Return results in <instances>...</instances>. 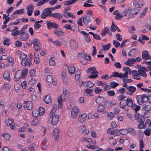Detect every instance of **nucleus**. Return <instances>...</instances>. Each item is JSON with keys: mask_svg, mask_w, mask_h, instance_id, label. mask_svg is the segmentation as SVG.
<instances>
[{"mask_svg": "<svg viewBox=\"0 0 151 151\" xmlns=\"http://www.w3.org/2000/svg\"><path fill=\"white\" fill-rule=\"evenodd\" d=\"M123 70L125 72L124 74L121 73H119L117 72H114L112 73L111 76L114 77H118L121 78H127L128 77V74H131L132 73V71L130 68L128 67H124L123 68Z\"/></svg>", "mask_w": 151, "mask_h": 151, "instance_id": "obj_1", "label": "nucleus"}, {"mask_svg": "<svg viewBox=\"0 0 151 151\" xmlns=\"http://www.w3.org/2000/svg\"><path fill=\"white\" fill-rule=\"evenodd\" d=\"M63 91V93L62 95L59 97L58 100L59 104L60 107L62 106L63 102L66 101L68 99L69 97L68 91H66L65 89H64Z\"/></svg>", "mask_w": 151, "mask_h": 151, "instance_id": "obj_2", "label": "nucleus"}, {"mask_svg": "<svg viewBox=\"0 0 151 151\" xmlns=\"http://www.w3.org/2000/svg\"><path fill=\"white\" fill-rule=\"evenodd\" d=\"M27 70L26 69H23L22 70H18L16 73L15 75L14 79V81H17L21 78H24L27 75Z\"/></svg>", "mask_w": 151, "mask_h": 151, "instance_id": "obj_3", "label": "nucleus"}, {"mask_svg": "<svg viewBox=\"0 0 151 151\" xmlns=\"http://www.w3.org/2000/svg\"><path fill=\"white\" fill-rule=\"evenodd\" d=\"M138 104L142 105L144 103L147 102L148 100V96L145 94L138 95L136 98Z\"/></svg>", "mask_w": 151, "mask_h": 151, "instance_id": "obj_4", "label": "nucleus"}, {"mask_svg": "<svg viewBox=\"0 0 151 151\" xmlns=\"http://www.w3.org/2000/svg\"><path fill=\"white\" fill-rule=\"evenodd\" d=\"M86 71L87 73H91L92 75L89 76L88 78L94 79L98 77V72L96 70L95 68L94 67H91L88 68Z\"/></svg>", "mask_w": 151, "mask_h": 151, "instance_id": "obj_5", "label": "nucleus"}, {"mask_svg": "<svg viewBox=\"0 0 151 151\" xmlns=\"http://www.w3.org/2000/svg\"><path fill=\"white\" fill-rule=\"evenodd\" d=\"M86 71L87 73H91L92 75L89 76L88 78L94 79L98 77V72L96 70L95 68L94 67H91L88 68Z\"/></svg>", "mask_w": 151, "mask_h": 151, "instance_id": "obj_6", "label": "nucleus"}, {"mask_svg": "<svg viewBox=\"0 0 151 151\" xmlns=\"http://www.w3.org/2000/svg\"><path fill=\"white\" fill-rule=\"evenodd\" d=\"M34 46V49L36 51H38L42 48V45L39 40L37 39H35L33 40L32 44Z\"/></svg>", "mask_w": 151, "mask_h": 151, "instance_id": "obj_7", "label": "nucleus"}, {"mask_svg": "<svg viewBox=\"0 0 151 151\" xmlns=\"http://www.w3.org/2000/svg\"><path fill=\"white\" fill-rule=\"evenodd\" d=\"M50 118L51 119V124L53 125L57 124L59 119V115L55 114L50 113Z\"/></svg>", "mask_w": 151, "mask_h": 151, "instance_id": "obj_8", "label": "nucleus"}, {"mask_svg": "<svg viewBox=\"0 0 151 151\" xmlns=\"http://www.w3.org/2000/svg\"><path fill=\"white\" fill-rule=\"evenodd\" d=\"M79 109L78 107L76 106L74 107L71 111V118L73 119L75 118L77 116V114L79 112Z\"/></svg>", "mask_w": 151, "mask_h": 151, "instance_id": "obj_9", "label": "nucleus"}, {"mask_svg": "<svg viewBox=\"0 0 151 151\" xmlns=\"http://www.w3.org/2000/svg\"><path fill=\"white\" fill-rule=\"evenodd\" d=\"M83 22L86 26H88L92 21V19L90 16L85 15L83 17Z\"/></svg>", "mask_w": 151, "mask_h": 151, "instance_id": "obj_10", "label": "nucleus"}, {"mask_svg": "<svg viewBox=\"0 0 151 151\" xmlns=\"http://www.w3.org/2000/svg\"><path fill=\"white\" fill-rule=\"evenodd\" d=\"M70 46L72 50L76 49L78 46V43L76 40L71 39L70 41Z\"/></svg>", "mask_w": 151, "mask_h": 151, "instance_id": "obj_11", "label": "nucleus"}, {"mask_svg": "<svg viewBox=\"0 0 151 151\" xmlns=\"http://www.w3.org/2000/svg\"><path fill=\"white\" fill-rule=\"evenodd\" d=\"M78 131L84 135H86L89 132V130L86 129V126L84 125H81L79 127Z\"/></svg>", "mask_w": 151, "mask_h": 151, "instance_id": "obj_12", "label": "nucleus"}, {"mask_svg": "<svg viewBox=\"0 0 151 151\" xmlns=\"http://www.w3.org/2000/svg\"><path fill=\"white\" fill-rule=\"evenodd\" d=\"M34 9V7L32 4H29L26 8L27 15L29 16H31L32 13Z\"/></svg>", "mask_w": 151, "mask_h": 151, "instance_id": "obj_13", "label": "nucleus"}, {"mask_svg": "<svg viewBox=\"0 0 151 151\" xmlns=\"http://www.w3.org/2000/svg\"><path fill=\"white\" fill-rule=\"evenodd\" d=\"M132 73V77L134 79L137 80H139L141 79V78L138 71H137L136 70H133Z\"/></svg>", "mask_w": 151, "mask_h": 151, "instance_id": "obj_14", "label": "nucleus"}, {"mask_svg": "<svg viewBox=\"0 0 151 151\" xmlns=\"http://www.w3.org/2000/svg\"><path fill=\"white\" fill-rule=\"evenodd\" d=\"M138 12V9H137V8L131 9V13L129 14L127 16L128 18L129 19L133 18L134 17L133 15L137 14Z\"/></svg>", "mask_w": 151, "mask_h": 151, "instance_id": "obj_15", "label": "nucleus"}, {"mask_svg": "<svg viewBox=\"0 0 151 151\" xmlns=\"http://www.w3.org/2000/svg\"><path fill=\"white\" fill-rule=\"evenodd\" d=\"M44 101L47 104H51L52 103V98L50 94H47L44 98Z\"/></svg>", "mask_w": 151, "mask_h": 151, "instance_id": "obj_16", "label": "nucleus"}, {"mask_svg": "<svg viewBox=\"0 0 151 151\" xmlns=\"http://www.w3.org/2000/svg\"><path fill=\"white\" fill-rule=\"evenodd\" d=\"M142 59L146 60L149 58H151V56L149 55L148 52L147 50H144L142 53Z\"/></svg>", "mask_w": 151, "mask_h": 151, "instance_id": "obj_17", "label": "nucleus"}, {"mask_svg": "<svg viewBox=\"0 0 151 151\" xmlns=\"http://www.w3.org/2000/svg\"><path fill=\"white\" fill-rule=\"evenodd\" d=\"M82 84L86 88H90L95 85V84L90 82L88 81L85 82H83L82 83Z\"/></svg>", "mask_w": 151, "mask_h": 151, "instance_id": "obj_18", "label": "nucleus"}, {"mask_svg": "<svg viewBox=\"0 0 151 151\" xmlns=\"http://www.w3.org/2000/svg\"><path fill=\"white\" fill-rule=\"evenodd\" d=\"M53 135L55 139L58 140L59 137V129L58 128H55L53 131Z\"/></svg>", "mask_w": 151, "mask_h": 151, "instance_id": "obj_19", "label": "nucleus"}, {"mask_svg": "<svg viewBox=\"0 0 151 151\" xmlns=\"http://www.w3.org/2000/svg\"><path fill=\"white\" fill-rule=\"evenodd\" d=\"M87 114L84 113L80 115L78 117V121L81 123H82L85 120L87 116Z\"/></svg>", "mask_w": 151, "mask_h": 151, "instance_id": "obj_20", "label": "nucleus"}, {"mask_svg": "<svg viewBox=\"0 0 151 151\" xmlns=\"http://www.w3.org/2000/svg\"><path fill=\"white\" fill-rule=\"evenodd\" d=\"M142 109L143 110L146 111H150L151 110V103L144 104L142 107Z\"/></svg>", "mask_w": 151, "mask_h": 151, "instance_id": "obj_21", "label": "nucleus"}, {"mask_svg": "<svg viewBox=\"0 0 151 151\" xmlns=\"http://www.w3.org/2000/svg\"><path fill=\"white\" fill-rule=\"evenodd\" d=\"M131 8L129 7H127L126 8L125 10L122 12V14L124 17L128 15L131 13Z\"/></svg>", "mask_w": 151, "mask_h": 151, "instance_id": "obj_22", "label": "nucleus"}, {"mask_svg": "<svg viewBox=\"0 0 151 151\" xmlns=\"http://www.w3.org/2000/svg\"><path fill=\"white\" fill-rule=\"evenodd\" d=\"M50 16L57 18L60 20L63 18V16L60 13H56L52 14H50Z\"/></svg>", "mask_w": 151, "mask_h": 151, "instance_id": "obj_23", "label": "nucleus"}, {"mask_svg": "<svg viewBox=\"0 0 151 151\" xmlns=\"http://www.w3.org/2000/svg\"><path fill=\"white\" fill-rule=\"evenodd\" d=\"M128 133H129L130 134L135 136L136 134V130L132 127H128L127 128Z\"/></svg>", "mask_w": 151, "mask_h": 151, "instance_id": "obj_24", "label": "nucleus"}, {"mask_svg": "<svg viewBox=\"0 0 151 151\" xmlns=\"http://www.w3.org/2000/svg\"><path fill=\"white\" fill-rule=\"evenodd\" d=\"M63 16L66 18L71 17L73 18H75L76 17L73 14L70 12H63Z\"/></svg>", "mask_w": 151, "mask_h": 151, "instance_id": "obj_25", "label": "nucleus"}, {"mask_svg": "<svg viewBox=\"0 0 151 151\" xmlns=\"http://www.w3.org/2000/svg\"><path fill=\"white\" fill-rule=\"evenodd\" d=\"M29 37V34L25 33L22 34L19 37V39L22 41H26L28 39Z\"/></svg>", "mask_w": 151, "mask_h": 151, "instance_id": "obj_26", "label": "nucleus"}, {"mask_svg": "<svg viewBox=\"0 0 151 151\" xmlns=\"http://www.w3.org/2000/svg\"><path fill=\"white\" fill-rule=\"evenodd\" d=\"M126 105L128 107H131L133 105V101L131 98H127L125 101Z\"/></svg>", "mask_w": 151, "mask_h": 151, "instance_id": "obj_27", "label": "nucleus"}, {"mask_svg": "<svg viewBox=\"0 0 151 151\" xmlns=\"http://www.w3.org/2000/svg\"><path fill=\"white\" fill-rule=\"evenodd\" d=\"M54 33L58 36H62L63 34V32L60 29H56L54 31Z\"/></svg>", "mask_w": 151, "mask_h": 151, "instance_id": "obj_28", "label": "nucleus"}, {"mask_svg": "<svg viewBox=\"0 0 151 151\" xmlns=\"http://www.w3.org/2000/svg\"><path fill=\"white\" fill-rule=\"evenodd\" d=\"M135 117L137 119V121L138 123L141 122H144L142 120L143 116L142 115H140L139 113L135 115Z\"/></svg>", "mask_w": 151, "mask_h": 151, "instance_id": "obj_29", "label": "nucleus"}, {"mask_svg": "<svg viewBox=\"0 0 151 151\" xmlns=\"http://www.w3.org/2000/svg\"><path fill=\"white\" fill-rule=\"evenodd\" d=\"M96 103L98 104H100L104 101V98L103 97L99 96L96 100Z\"/></svg>", "mask_w": 151, "mask_h": 151, "instance_id": "obj_30", "label": "nucleus"}, {"mask_svg": "<svg viewBox=\"0 0 151 151\" xmlns=\"http://www.w3.org/2000/svg\"><path fill=\"white\" fill-rule=\"evenodd\" d=\"M117 130L114 129L112 128H109L108 129L107 133L111 134L112 135H114L117 133Z\"/></svg>", "mask_w": 151, "mask_h": 151, "instance_id": "obj_31", "label": "nucleus"}, {"mask_svg": "<svg viewBox=\"0 0 151 151\" xmlns=\"http://www.w3.org/2000/svg\"><path fill=\"white\" fill-rule=\"evenodd\" d=\"M77 0H68V1H64L63 2L65 6H68L73 4L76 2Z\"/></svg>", "mask_w": 151, "mask_h": 151, "instance_id": "obj_32", "label": "nucleus"}, {"mask_svg": "<svg viewBox=\"0 0 151 151\" xmlns=\"http://www.w3.org/2000/svg\"><path fill=\"white\" fill-rule=\"evenodd\" d=\"M134 63H135L134 58H129L127 62H125V64L128 66H129L130 64Z\"/></svg>", "mask_w": 151, "mask_h": 151, "instance_id": "obj_33", "label": "nucleus"}, {"mask_svg": "<svg viewBox=\"0 0 151 151\" xmlns=\"http://www.w3.org/2000/svg\"><path fill=\"white\" fill-rule=\"evenodd\" d=\"M128 91L131 93H133L135 92L136 90V88L132 86H130L127 88Z\"/></svg>", "mask_w": 151, "mask_h": 151, "instance_id": "obj_34", "label": "nucleus"}, {"mask_svg": "<svg viewBox=\"0 0 151 151\" xmlns=\"http://www.w3.org/2000/svg\"><path fill=\"white\" fill-rule=\"evenodd\" d=\"M31 60H30L29 59H27L25 61V63H23V62L21 63L22 65L24 66H29L32 62Z\"/></svg>", "mask_w": 151, "mask_h": 151, "instance_id": "obj_35", "label": "nucleus"}, {"mask_svg": "<svg viewBox=\"0 0 151 151\" xmlns=\"http://www.w3.org/2000/svg\"><path fill=\"white\" fill-rule=\"evenodd\" d=\"M34 56V61L36 64H38L40 62L39 55L36 53H35Z\"/></svg>", "mask_w": 151, "mask_h": 151, "instance_id": "obj_36", "label": "nucleus"}, {"mask_svg": "<svg viewBox=\"0 0 151 151\" xmlns=\"http://www.w3.org/2000/svg\"><path fill=\"white\" fill-rule=\"evenodd\" d=\"M136 53V49L134 48L130 50L128 53L129 56L132 57L135 55Z\"/></svg>", "mask_w": 151, "mask_h": 151, "instance_id": "obj_37", "label": "nucleus"}, {"mask_svg": "<svg viewBox=\"0 0 151 151\" xmlns=\"http://www.w3.org/2000/svg\"><path fill=\"white\" fill-rule=\"evenodd\" d=\"M111 46V45L110 43L106 45H103L102 47L103 50L104 52H106L109 50Z\"/></svg>", "mask_w": 151, "mask_h": 151, "instance_id": "obj_38", "label": "nucleus"}, {"mask_svg": "<svg viewBox=\"0 0 151 151\" xmlns=\"http://www.w3.org/2000/svg\"><path fill=\"white\" fill-rule=\"evenodd\" d=\"M109 29L107 27H105L103 29L101 33V35L102 36H104L109 31Z\"/></svg>", "mask_w": 151, "mask_h": 151, "instance_id": "obj_39", "label": "nucleus"}, {"mask_svg": "<svg viewBox=\"0 0 151 151\" xmlns=\"http://www.w3.org/2000/svg\"><path fill=\"white\" fill-rule=\"evenodd\" d=\"M132 109L134 110L135 112L138 111L140 109V106L138 105H136L135 104H134L131 106Z\"/></svg>", "mask_w": 151, "mask_h": 151, "instance_id": "obj_40", "label": "nucleus"}, {"mask_svg": "<svg viewBox=\"0 0 151 151\" xmlns=\"http://www.w3.org/2000/svg\"><path fill=\"white\" fill-rule=\"evenodd\" d=\"M11 35L13 36H16L17 35H21V33L19 30H16L15 29L13 30Z\"/></svg>", "mask_w": 151, "mask_h": 151, "instance_id": "obj_41", "label": "nucleus"}, {"mask_svg": "<svg viewBox=\"0 0 151 151\" xmlns=\"http://www.w3.org/2000/svg\"><path fill=\"white\" fill-rule=\"evenodd\" d=\"M55 58L54 57H52L50 59L49 63L50 65L54 66L55 65Z\"/></svg>", "mask_w": 151, "mask_h": 151, "instance_id": "obj_42", "label": "nucleus"}, {"mask_svg": "<svg viewBox=\"0 0 151 151\" xmlns=\"http://www.w3.org/2000/svg\"><path fill=\"white\" fill-rule=\"evenodd\" d=\"M32 103L31 101H29L28 102V104L27 105H24V107L25 108H27V109L28 110H30L32 108Z\"/></svg>", "mask_w": 151, "mask_h": 151, "instance_id": "obj_43", "label": "nucleus"}, {"mask_svg": "<svg viewBox=\"0 0 151 151\" xmlns=\"http://www.w3.org/2000/svg\"><path fill=\"white\" fill-rule=\"evenodd\" d=\"M126 105H127L126 102L125 100H122L121 101L119 104V106L122 108H124Z\"/></svg>", "mask_w": 151, "mask_h": 151, "instance_id": "obj_44", "label": "nucleus"}, {"mask_svg": "<svg viewBox=\"0 0 151 151\" xmlns=\"http://www.w3.org/2000/svg\"><path fill=\"white\" fill-rule=\"evenodd\" d=\"M86 147L88 149L92 150H95L98 148V147L96 145H93L90 144H88L86 146Z\"/></svg>", "mask_w": 151, "mask_h": 151, "instance_id": "obj_45", "label": "nucleus"}, {"mask_svg": "<svg viewBox=\"0 0 151 151\" xmlns=\"http://www.w3.org/2000/svg\"><path fill=\"white\" fill-rule=\"evenodd\" d=\"M14 120L13 119H8L5 120V122L7 126H10L13 123Z\"/></svg>", "mask_w": 151, "mask_h": 151, "instance_id": "obj_46", "label": "nucleus"}, {"mask_svg": "<svg viewBox=\"0 0 151 151\" xmlns=\"http://www.w3.org/2000/svg\"><path fill=\"white\" fill-rule=\"evenodd\" d=\"M27 57V55L25 53H22L20 55V59L21 60V63H22L24 60Z\"/></svg>", "mask_w": 151, "mask_h": 151, "instance_id": "obj_47", "label": "nucleus"}, {"mask_svg": "<svg viewBox=\"0 0 151 151\" xmlns=\"http://www.w3.org/2000/svg\"><path fill=\"white\" fill-rule=\"evenodd\" d=\"M66 72V70H63L62 73V78L63 81L65 82L66 81V76L65 72Z\"/></svg>", "mask_w": 151, "mask_h": 151, "instance_id": "obj_48", "label": "nucleus"}, {"mask_svg": "<svg viewBox=\"0 0 151 151\" xmlns=\"http://www.w3.org/2000/svg\"><path fill=\"white\" fill-rule=\"evenodd\" d=\"M39 112L40 113V116H42L45 111V109L44 107H40L39 108Z\"/></svg>", "mask_w": 151, "mask_h": 151, "instance_id": "obj_49", "label": "nucleus"}, {"mask_svg": "<svg viewBox=\"0 0 151 151\" xmlns=\"http://www.w3.org/2000/svg\"><path fill=\"white\" fill-rule=\"evenodd\" d=\"M140 76L146 78L147 77V75L145 71H143L142 70H138Z\"/></svg>", "mask_w": 151, "mask_h": 151, "instance_id": "obj_50", "label": "nucleus"}, {"mask_svg": "<svg viewBox=\"0 0 151 151\" xmlns=\"http://www.w3.org/2000/svg\"><path fill=\"white\" fill-rule=\"evenodd\" d=\"M24 9H21L19 10H17L13 13V14L14 15L15 14H22V13H24Z\"/></svg>", "mask_w": 151, "mask_h": 151, "instance_id": "obj_51", "label": "nucleus"}, {"mask_svg": "<svg viewBox=\"0 0 151 151\" xmlns=\"http://www.w3.org/2000/svg\"><path fill=\"white\" fill-rule=\"evenodd\" d=\"M2 136L4 139L6 140H9L10 139V136L8 133H5L2 134Z\"/></svg>", "mask_w": 151, "mask_h": 151, "instance_id": "obj_52", "label": "nucleus"}, {"mask_svg": "<svg viewBox=\"0 0 151 151\" xmlns=\"http://www.w3.org/2000/svg\"><path fill=\"white\" fill-rule=\"evenodd\" d=\"M39 122V120L37 119H35L32 121L31 124L32 126H35Z\"/></svg>", "mask_w": 151, "mask_h": 151, "instance_id": "obj_53", "label": "nucleus"}, {"mask_svg": "<svg viewBox=\"0 0 151 151\" xmlns=\"http://www.w3.org/2000/svg\"><path fill=\"white\" fill-rule=\"evenodd\" d=\"M137 125V127L140 129H145V125L144 124V122H141L138 123Z\"/></svg>", "mask_w": 151, "mask_h": 151, "instance_id": "obj_54", "label": "nucleus"}, {"mask_svg": "<svg viewBox=\"0 0 151 151\" xmlns=\"http://www.w3.org/2000/svg\"><path fill=\"white\" fill-rule=\"evenodd\" d=\"M114 116V114L112 112H109L107 115V118L109 120H111V119H113Z\"/></svg>", "mask_w": 151, "mask_h": 151, "instance_id": "obj_55", "label": "nucleus"}, {"mask_svg": "<svg viewBox=\"0 0 151 151\" xmlns=\"http://www.w3.org/2000/svg\"><path fill=\"white\" fill-rule=\"evenodd\" d=\"M119 133L122 135H127L128 133L127 129H122L119 131Z\"/></svg>", "mask_w": 151, "mask_h": 151, "instance_id": "obj_56", "label": "nucleus"}, {"mask_svg": "<svg viewBox=\"0 0 151 151\" xmlns=\"http://www.w3.org/2000/svg\"><path fill=\"white\" fill-rule=\"evenodd\" d=\"M58 108V106L56 104H55L53 106L52 109L50 113L55 114V112Z\"/></svg>", "mask_w": 151, "mask_h": 151, "instance_id": "obj_57", "label": "nucleus"}, {"mask_svg": "<svg viewBox=\"0 0 151 151\" xmlns=\"http://www.w3.org/2000/svg\"><path fill=\"white\" fill-rule=\"evenodd\" d=\"M104 106L101 104H100L98 106V112H101L104 111Z\"/></svg>", "mask_w": 151, "mask_h": 151, "instance_id": "obj_58", "label": "nucleus"}, {"mask_svg": "<svg viewBox=\"0 0 151 151\" xmlns=\"http://www.w3.org/2000/svg\"><path fill=\"white\" fill-rule=\"evenodd\" d=\"M69 73L71 74H73L75 72V69L73 67H70L68 69Z\"/></svg>", "mask_w": 151, "mask_h": 151, "instance_id": "obj_59", "label": "nucleus"}, {"mask_svg": "<svg viewBox=\"0 0 151 151\" xmlns=\"http://www.w3.org/2000/svg\"><path fill=\"white\" fill-rule=\"evenodd\" d=\"M10 77V74L8 72H5L3 75V77L6 80H8Z\"/></svg>", "mask_w": 151, "mask_h": 151, "instance_id": "obj_60", "label": "nucleus"}, {"mask_svg": "<svg viewBox=\"0 0 151 151\" xmlns=\"http://www.w3.org/2000/svg\"><path fill=\"white\" fill-rule=\"evenodd\" d=\"M53 43H54L56 46L59 47L62 44L60 41L58 40H57L53 42Z\"/></svg>", "mask_w": 151, "mask_h": 151, "instance_id": "obj_61", "label": "nucleus"}, {"mask_svg": "<svg viewBox=\"0 0 151 151\" xmlns=\"http://www.w3.org/2000/svg\"><path fill=\"white\" fill-rule=\"evenodd\" d=\"M49 0H40L38 3L37 6H39L44 4L45 3L47 2Z\"/></svg>", "mask_w": 151, "mask_h": 151, "instance_id": "obj_62", "label": "nucleus"}, {"mask_svg": "<svg viewBox=\"0 0 151 151\" xmlns=\"http://www.w3.org/2000/svg\"><path fill=\"white\" fill-rule=\"evenodd\" d=\"M32 115L35 117H37L39 115H40V113L37 110H34L32 112Z\"/></svg>", "mask_w": 151, "mask_h": 151, "instance_id": "obj_63", "label": "nucleus"}, {"mask_svg": "<svg viewBox=\"0 0 151 151\" xmlns=\"http://www.w3.org/2000/svg\"><path fill=\"white\" fill-rule=\"evenodd\" d=\"M113 44L116 48H117L120 45V43L116 40H113Z\"/></svg>", "mask_w": 151, "mask_h": 151, "instance_id": "obj_64", "label": "nucleus"}]
</instances>
